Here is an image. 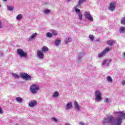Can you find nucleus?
<instances>
[{"label": "nucleus", "instance_id": "obj_3", "mask_svg": "<svg viewBox=\"0 0 125 125\" xmlns=\"http://www.w3.org/2000/svg\"><path fill=\"white\" fill-rule=\"evenodd\" d=\"M29 89L32 94H37L38 91L40 90V86L35 83L30 85Z\"/></svg>", "mask_w": 125, "mask_h": 125}, {"label": "nucleus", "instance_id": "obj_43", "mask_svg": "<svg viewBox=\"0 0 125 125\" xmlns=\"http://www.w3.org/2000/svg\"><path fill=\"white\" fill-rule=\"evenodd\" d=\"M3 1H7V0H2Z\"/></svg>", "mask_w": 125, "mask_h": 125}, {"label": "nucleus", "instance_id": "obj_11", "mask_svg": "<svg viewBox=\"0 0 125 125\" xmlns=\"http://www.w3.org/2000/svg\"><path fill=\"white\" fill-rule=\"evenodd\" d=\"M72 107H73V103L70 102L66 104L65 109V110H71V109H72Z\"/></svg>", "mask_w": 125, "mask_h": 125}, {"label": "nucleus", "instance_id": "obj_27", "mask_svg": "<svg viewBox=\"0 0 125 125\" xmlns=\"http://www.w3.org/2000/svg\"><path fill=\"white\" fill-rule=\"evenodd\" d=\"M16 100L19 103H22V102H23V99H22L21 97H17L16 98Z\"/></svg>", "mask_w": 125, "mask_h": 125}, {"label": "nucleus", "instance_id": "obj_17", "mask_svg": "<svg viewBox=\"0 0 125 125\" xmlns=\"http://www.w3.org/2000/svg\"><path fill=\"white\" fill-rule=\"evenodd\" d=\"M51 12V11L49 10V9H44L43 11V13L44 15H47V14H49Z\"/></svg>", "mask_w": 125, "mask_h": 125}, {"label": "nucleus", "instance_id": "obj_36", "mask_svg": "<svg viewBox=\"0 0 125 125\" xmlns=\"http://www.w3.org/2000/svg\"><path fill=\"white\" fill-rule=\"evenodd\" d=\"M3 27L2 26V22H1V21L0 20V29H1Z\"/></svg>", "mask_w": 125, "mask_h": 125}, {"label": "nucleus", "instance_id": "obj_32", "mask_svg": "<svg viewBox=\"0 0 125 125\" xmlns=\"http://www.w3.org/2000/svg\"><path fill=\"white\" fill-rule=\"evenodd\" d=\"M51 120L52 121V122H54V123H58V119H57V118H51Z\"/></svg>", "mask_w": 125, "mask_h": 125}, {"label": "nucleus", "instance_id": "obj_9", "mask_svg": "<svg viewBox=\"0 0 125 125\" xmlns=\"http://www.w3.org/2000/svg\"><path fill=\"white\" fill-rule=\"evenodd\" d=\"M20 77L21 78H22V79H25L26 81H30L32 80V77L27 73H21L20 74Z\"/></svg>", "mask_w": 125, "mask_h": 125}, {"label": "nucleus", "instance_id": "obj_25", "mask_svg": "<svg viewBox=\"0 0 125 125\" xmlns=\"http://www.w3.org/2000/svg\"><path fill=\"white\" fill-rule=\"evenodd\" d=\"M60 42H61V40L57 39L55 41V45L56 46H59V44H60Z\"/></svg>", "mask_w": 125, "mask_h": 125}, {"label": "nucleus", "instance_id": "obj_12", "mask_svg": "<svg viewBox=\"0 0 125 125\" xmlns=\"http://www.w3.org/2000/svg\"><path fill=\"white\" fill-rule=\"evenodd\" d=\"M37 102L36 100H32L30 101V102L29 103L28 105L29 107H35L36 105H37Z\"/></svg>", "mask_w": 125, "mask_h": 125}, {"label": "nucleus", "instance_id": "obj_19", "mask_svg": "<svg viewBox=\"0 0 125 125\" xmlns=\"http://www.w3.org/2000/svg\"><path fill=\"white\" fill-rule=\"evenodd\" d=\"M86 0H79L78 4L75 6L74 7L76 8H80L81 7V4L83 3V2H84V1H86Z\"/></svg>", "mask_w": 125, "mask_h": 125}, {"label": "nucleus", "instance_id": "obj_23", "mask_svg": "<svg viewBox=\"0 0 125 125\" xmlns=\"http://www.w3.org/2000/svg\"><path fill=\"white\" fill-rule=\"evenodd\" d=\"M72 42V39L70 37H67L65 39L64 43L67 44V43H69V42Z\"/></svg>", "mask_w": 125, "mask_h": 125}, {"label": "nucleus", "instance_id": "obj_22", "mask_svg": "<svg viewBox=\"0 0 125 125\" xmlns=\"http://www.w3.org/2000/svg\"><path fill=\"white\" fill-rule=\"evenodd\" d=\"M43 53H45L48 51V48L46 46H43L41 49Z\"/></svg>", "mask_w": 125, "mask_h": 125}, {"label": "nucleus", "instance_id": "obj_16", "mask_svg": "<svg viewBox=\"0 0 125 125\" xmlns=\"http://www.w3.org/2000/svg\"><path fill=\"white\" fill-rule=\"evenodd\" d=\"M59 97V92L58 91L54 92L52 95V98H57Z\"/></svg>", "mask_w": 125, "mask_h": 125}, {"label": "nucleus", "instance_id": "obj_44", "mask_svg": "<svg viewBox=\"0 0 125 125\" xmlns=\"http://www.w3.org/2000/svg\"><path fill=\"white\" fill-rule=\"evenodd\" d=\"M0 7H1V5L0 4Z\"/></svg>", "mask_w": 125, "mask_h": 125}, {"label": "nucleus", "instance_id": "obj_13", "mask_svg": "<svg viewBox=\"0 0 125 125\" xmlns=\"http://www.w3.org/2000/svg\"><path fill=\"white\" fill-rule=\"evenodd\" d=\"M111 62L110 60H104L103 62L102 63V65L103 66L105 65V66H109V64H110V62Z\"/></svg>", "mask_w": 125, "mask_h": 125}, {"label": "nucleus", "instance_id": "obj_14", "mask_svg": "<svg viewBox=\"0 0 125 125\" xmlns=\"http://www.w3.org/2000/svg\"><path fill=\"white\" fill-rule=\"evenodd\" d=\"M74 107L76 110H77L78 111H80L81 110V108L80 107V105H79V104L77 101H75L74 103Z\"/></svg>", "mask_w": 125, "mask_h": 125}, {"label": "nucleus", "instance_id": "obj_30", "mask_svg": "<svg viewBox=\"0 0 125 125\" xmlns=\"http://www.w3.org/2000/svg\"><path fill=\"white\" fill-rule=\"evenodd\" d=\"M104 103H107V104L110 103L111 99H110V98H105L104 100Z\"/></svg>", "mask_w": 125, "mask_h": 125}, {"label": "nucleus", "instance_id": "obj_39", "mask_svg": "<svg viewBox=\"0 0 125 125\" xmlns=\"http://www.w3.org/2000/svg\"><path fill=\"white\" fill-rule=\"evenodd\" d=\"M79 125H84V123H83V122H81L79 123Z\"/></svg>", "mask_w": 125, "mask_h": 125}, {"label": "nucleus", "instance_id": "obj_40", "mask_svg": "<svg viewBox=\"0 0 125 125\" xmlns=\"http://www.w3.org/2000/svg\"><path fill=\"white\" fill-rule=\"evenodd\" d=\"M122 56L124 57V58H125V52L123 53Z\"/></svg>", "mask_w": 125, "mask_h": 125}, {"label": "nucleus", "instance_id": "obj_6", "mask_svg": "<svg viewBox=\"0 0 125 125\" xmlns=\"http://www.w3.org/2000/svg\"><path fill=\"white\" fill-rule=\"evenodd\" d=\"M85 18L87 19L89 21V22H93V17L90 14V12L88 11H86L84 14Z\"/></svg>", "mask_w": 125, "mask_h": 125}, {"label": "nucleus", "instance_id": "obj_31", "mask_svg": "<svg viewBox=\"0 0 125 125\" xmlns=\"http://www.w3.org/2000/svg\"><path fill=\"white\" fill-rule=\"evenodd\" d=\"M7 7L8 8V10H9V11H12V10H13V9H14V7H13V6H10L7 5Z\"/></svg>", "mask_w": 125, "mask_h": 125}, {"label": "nucleus", "instance_id": "obj_29", "mask_svg": "<svg viewBox=\"0 0 125 125\" xmlns=\"http://www.w3.org/2000/svg\"><path fill=\"white\" fill-rule=\"evenodd\" d=\"M12 77H13V78H15V79H18L20 78V76L16 73H12Z\"/></svg>", "mask_w": 125, "mask_h": 125}, {"label": "nucleus", "instance_id": "obj_28", "mask_svg": "<svg viewBox=\"0 0 125 125\" xmlns=\"http://www.w3.org/2000/svg\"><path fill=\"white\" fill-rule=\"evenodd\" d=\"M23 18V15L22 14H19L17 17H16V19L17 20H21Z\"/></svg>", "mask_w": 125, "mask_h": 125}, {"label": "nucleus", "instance_id": "obj_42", "mask_svg": "<svg viewBox=\"0 0 125 125\" xmlns=\"http://www.w3.org/2000/svg\"><path fill=\"white\" fill-rule=\"evenodd\" d=\"M65 125H71L69 123H66L65 124Z\"/></svg>", "mask_w": 125, "mask_h": 125}, {"label": "nucleus", "instance_id": "obj_8", "mask_svg": "<svg viewBox=\"0 0 125 125\" xmlns=\"http://www.w3.org/2000/svg\"><path fill=\"white\" fill-rule=\"evenodd\" d=\"M37 57L39 60H42L44 57V55L41 50H37Z\"/></svg>", "mask_w": 125, "mask_h": 125}, {"label": "nucleus", "instance_id": "obj_41", "mask_svg": "<svg viewBox=\"0 0 125 125\" xmlns=\"http://www.w3.org/2000/svg\"><path fill=\"white\" fill-rule=\"evenodd\" d=\"M71 0H65L66 2H70Z\"/></svg>", "mask_w": 125, "mask_h": 125}, {"label": "nucleus", "instance_id": "obj_37", "mask_svg": "<svg viewBox=\"0 0 125 125\" xmlns=\"http://www.w3.org/2000/svg\"><path fill=\"white\" fill-rule=\"evenodd\" d=\"M3 113V111H2L1 107L0 106V114L1 115H2Z\"/></svg>", "mask_w": 125, "mask_h": 125}, {"label": "nucleus", "instance_id": "obj_10", "mask_svg": "<svg viewBox=\"0 0 125 125\" xmlns=\"http://www.w3.org/2000/svg\"><path fill=\"white\" fill-rule=\"evenodd\" d=\"M74 8L75 12H76V13H77V14L78 15L80 20H83V14L81 13V10L77 7H74Z\"/></svg>", "mask_w": 125, "mask_h": 125}, {"label": "nucleus", "instance_id": "obj_15", "mask_svg": "<svg viewBox=\"0 0 125 125\" xmlns=\"http://www.w3.org/2000/svg\"><path fill=\"white\" fill-rule=\"evenodd\" d=\"M82 57H83V55L82 53H79L78 55V58H77V63L80 64V63H82Z\"/></svg>", "mask_w": 125, "mask_h": 125}, {"label": "nucleus", "instance_id": "obj_18", "mask_svg": "<svg viewBox=\"0 0 125 125\" xmlns=\"http://www.w3.org/2000/svg\"><path fill=\"white\" fill-rule=\"evenodd\" d=\"M107 42L108 45L112 46L114 44V43H116V41L115 40H108Z\"/></svg>", "mask_w": 125, "mask_h": 125}, {"label": "nucleus", "instance_id": "obj_21", "mask_svg": "<svg viewBox=\"0 0 125 125\" xmlns=\"http://www.w3.org/2000/svg\"><path fill=\"white\" fill-rule=\"evenodd\" d=\"M37 35H38V33L37 32H35V33L32 34L31 37H30L28 38V40L29 41H32V40H34V39H35V38H36V37H37Z\"/></svg>", "mask_w": 125, "mask_h": 125}, {"label": "nucleus", "instance_id": "obj_26", "mask_svg": "<svg viewBox=\"0 0 125 125\" xmlns=\"http://www.w3.org/2000/svg\"><path fill=\"white\" fill-rule=\"evenodd\" d=\"M120 23L122 25H125V16L123 17L121 20H120Z\"/></svg>", "mask_w": 125, "mask_h": 125}, {"label": "nucleus", "instance_id": "obj_7", "mask_svg": "<svg viewBox=\"0 0 125 125\" xmlns=\"http://www.w3.org/2000/svg\"><path fill=\"white\" fill-rule=\"evenodd\" d=\"M116 5L117 4L115 2H111L109 3V6H108V10H109L111 12H113V11L115 10Z\"/></svg>", "mask_w": 125, "mask_h": 125}, {"label": "nucleus", "instance_id": "obj_24", "mask_svg": "<svg viewBox=\"0 0 125 125\" xmlns=\"http://www.w3.org/2000/svg\"><path fill=\"white\" fill-rule=\"evenodd\" d=\"M106 81L109 83H113V79H112V77L110 76H108L106 78Z\"/></svg>", "mask_w": 125, "mask_h": 125}, {"label": "nucleus", "instance_id": "obj_33", "mask_svg": "<svg viewBox=\"0 0 125 125\" xmlns=\"http://www.w3.org/2000/svg\"><path fill=\"white\" fill-rule=\"evenodd\" d=\"M46 37H47V38H52V33H51L50 32H48L46 34Z\"/></svg>", "mask_w": 125, "mask_h": 125}, {"label": "nucleus", "instance_id": "obj_2", "mask_svg": "<svg viewBox=\"0 0 125 125\" xmlns=\"http://www.w3.org/2000/svg\"><path fill=\"white\" fill-rule=\"evenodd\" d=\"M94 96H95V102H101L103 99L102 98V92L99 90H96L95 91L94 93Z\"/></svg>", "mask_w": 125, "mask_h": 125}, {"label": "nucleus", "instance_id": "obj_34", "mask_svg": "<svg viewBox=\"0 0 125 125\" xmlns=\"http://www.w3.org/2000/svg\"><path fill=\"white\" fill-rule=\"evenodd\" d=\"M51 32L52 33V35H54V36H57V31L56 30H52Z\"/></svg>", "mask_w": 125, "mask_h": 125}, {"label": "nucleus", "instance_id": "obj_1", "mask_svg": "<svg viewBox=\"0 0 125 125\" xmlns=\"http://www.w3.org/2000/svg\"><path fill=\"white\" fill-rule=\"evenodd\" d=\"M116 118L114 119V117L110 116L105 117L103 122V125H107L108 124H111L112 125H121L123 123V120L125 119V113L124 111H115L113 113Z\"/></svg>", "mask_w": 125, "mask_h": 125}, {"label": "nucleus", "instance_id": "obj_38", "mask_svg": "<svg viewBox=\"0 0 125 125\" xmlns=\"http://www.w3.org/2000/svg\"><path fill=\"white\" fill-rule=\"evenodd\" d=\"M121 83H122V84H123V85H125V80L122 81Z\"/></svg>", "mask_w": 125, "mask_h": 125}, {"label": "nucleus", "instance_id": "obj_35", "mask_svg": "<svg viewBox=\"0 0 125 125\" xmlns=\"http://www.w3.org/2000/svg\"><path fill=\"white\" fill-rule=\"evenodd\" d=\"M89 38L90 39V40L91 41H93V40H94V36L90 34L89 36Z\"/></svg>", "mask_w": 125, "mask_h": 125}, {"label": "nucleus", "instance_id": "obj_20", "mask_svg": "<svg viewBox=\"0 0 125 125\" xmlns=\"http://www.w3.org/2000/svg\"><path fill=\"white\" fill-rule=\"evenodd\" d=\"M119 33L121 34H124L125 32V26H120L119 29Z\"/></svg>", "mask_w": 125, "mask_h": 125}, {"label": "nucleus", "instance_id": "obj_5", "mask_svg": "<svg viewBox=\"0 0 125 125\" xmlns=\"http://www.w3.org/2000/svg\"><path fill=\"white\" fill-rule=\"evenodd\" d=\"M110 50H112V47L105 48L103 52H102L101 53L98 55V58H102V57H104V56H105V55H106V53H107V52H109Z\"/></svg>", "mask_w": 125, "mask_h": 125}, {"label": "nucleus", "instance_id": "obj_4", "mask_svg": "<svg viewBox=\"0 0 125 125\" xmlns=\"http://www.w3.org/2000/svg\"><path fill=\"white\" fill-rule=\"evenodd\" d=\"M17 53L21 57H23L24 58L28 57V52L24 51L22 49H18L17 50Z\"/></svg>", "mask_w": 125, "mask_h": 125}]
</instances>
